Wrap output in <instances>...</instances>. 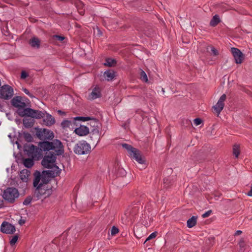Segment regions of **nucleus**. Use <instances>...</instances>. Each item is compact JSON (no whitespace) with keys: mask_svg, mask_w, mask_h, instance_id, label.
I'll list each match as a JSON object with an SVG mask.
<instances>
[{"mask_svg":"<svg viewBox=\"0 0 252 252\" xmlns=\"http://www.w3.org/2000/svg\"><path fill=\"white\" fill-rule=\"evenodd\" d=\"M38 145L43 151H54V152H47L41 161V164L44 168H53L56 160V156L62 155L64 152L62 143L59 140L56 139L52 142H40Z\"/></svg>","mask_w":252,"mask_h":252,"instance_id":"nucleus-1","label":"nucleus"},{"mask_svg":"<svg viewBox=\"0 0 252 252\" xmlns=\"http://www.w3.org/2000/svg\"><path fill=\"white\" fill-rule=\"evenodd\" d=\"M51 174V171H43L41 173L38 170H35L33 173V186L34 187L39 186L40 184H47L49 181V175Z\"/></svg>","mask_w":252,"mask_h":252,"instance_id":"nucleus-2","label":"nucleus"},{"mask_svg":"<svg viewBox=\"0 0 252 252\" xmlns=\"http://www.w3.org/2000/svg\"><path fill=\"white\" fill-rule=\"evenodd\" d=\"M24 152L28 157L34 158V159H39L41 158V150L39 148L32 144L25 145L24 147Z\"/></svg>","mask_w":252,"mask_h":252,"instance_id":"nucleus-3","label":"nucleus"},{"mask_svg":"<svg viewBox=\"0 0 252 252\" xmlns=\"http://www.w3.org/2000/svg\"><path fill=\"white\" fill-rule=\"evenodd\" d=\"M19 196V192L18 189L13 187H8L3 192V198L10 203H14Z\"/></svg>","mask_w":252,"mask_h":252,"instance_id":"nucleus-4","label":"nucleus"},{"mask_svg":"<svg viewBox=\"0 0 252 252\" xmlns=\"http://www.w3.org/2000/svg\"><path fill=\"white\" fill-rule=\"evenodd\" d=\"M45 113L39 111L34 110L30 108H26L22 111L19 112V115L21 117L28 116L32 118L37 119H41L45 117Z\"/></svg>","mask_w":252,"mask_h":252,"instance_id":"nucleus-5","label":"nucleus"},{"mask_svg":"<svg viewBox=\"0 0 252 252\" xmlns=\"http://www.w3.org/2000/svg\"><path fill=\"white\" fill-rule=\"evenodd\" d=\"M35 135L40 140H43L42 142L47 141V140H52L54 137V133L46 128H35Z\"/></svg>","mask_w":252,"mask_h":252,"instance_id":"nucleus-6","label":"nucleus"},{"mask_svg":"<svg viewBox=\"0 0 252 252\" xmlns=\"http://www.w3.org/2000/svg\"><path fill=\"white\" fill-rule=\"evenodd\" d=\"M46 184H40L36 186L34 191V196L37 199H39L42 197L44 198L50 196L52 193L51 189H48L46 187Z\"/></svg>","mask_w":252,"mask_h":252,"instance_id":"nucleus-7","label":"nucleus"},{"mask_svg":"<svg viewBox=\"0 0 252 252\" xmlns=\"http://www.w3.org/2000/svg\"><path fill=\"white\" fill-rule=\"evenodd\" d=\"M73 151L77 155L88 154L91 152V146L85 141H79L75 145Z\"/></svg>","mask_w":252,"mask_h":252,"instance_id":"nucleus-8","label":"nucleus"},{"mask_svg":"<svg viewBox=\"0 0 252 252\" xmlns=\"http://www.w3.org/2000/svg\"><path fill=\"white\" fill-rule=\"evenodd\" d=\"M14 94L12 87L8 85H4L0 87V98L5 100H8L12 98Z\"/></svg>","mask_w":252,"mask_h":252,"instance_id":"nucleus-9","label":"nucleus"},{"mask_svg":"<svg viewBox=\"0 0 252 252\" xmlns=\"http://www.w3.org/2000/svg\"><path fill=\"white\" fill-rule=\"evenodd\" d=\"M11 105L18 109L17 113L19 114V112L22 111L24 109H26V104L24 101V99L22 96H14L11 100Z\"/></svg>","mask_w":252,"mask_h":252,"instance_id":"nucleus-10","label":"nucleus"},{"mask_svg":"<svg viewBox=\"0 0 252 252\" xmlns=\"http://www.w3.org/2000/svg\"><path fill=\"white\" fill-rule=\"evenodd\" d=\"M231 51L235 59V63L238 64L241 63L244 59V56L240 50L232 47L231 48Z\"/></svg>","mask_w":252,"mask_h":252,"instance_id":"nucleus-11","label":"nucleus"},{"mask_svg":"<svg viewBox=\"0 0 252 252\" xmlns=\"http://www.w3.org/2000/svg\"><path fill=\"white\" fill-rule=\"evenodd\" d=\"M99 124L98 121L95 120H94L93 122H91V125L93 126L94 128L91 130L90 134H94V142H97L96 144L98 143L100 140V133L99 128L98 126Z\"/></svg>","mask_w":252,"mask_h":252,"instance_id":"nucleus-12","label":"nucleus"},{"mask_svg":"<svg viewBox=\"0 0 252 252\" xmlns=\"http://www.w3.org/2000/svg\"><path fill=\"white\" fill-rule=\"evenodd\" d=\"M0 231L3 233L11 234L15 231V228L13 225L4 221L1 224Z\"/></svg>","mask_w":252,"mask_h":252,"instance_id":"nucleus-13","label":"nucleus"},{"mask_svg":"<svg viewBox=\"0 0 252 252\" xmlns=\"http://www.w3.org/2000/svg\"><path fill=\"white\" fill-rule=\"evenodd\" d=\"M226 95L225 94H223L219 99L216 105L213 106L214 110L216 111L218 114H220V112L223 109L224 106V101L226 100Z\"/></svg>","mask_w":252,"mask_h":252,"instance_id":"nucleus-14","label":"nucleus"},{"mask_svg":"<svg viewBox=\"0 0 252 252\" xmlns=\"http://www.w3.org/2000/svg\"><path fill=\"white\" fill-rule=\"evenodd\" d=\"M129 156L136 160L139 163L143 164L145 162V160L142 157L140 151L136 148H135L133 151L131 152Z\"/></svg>","mask_w":252,"mask_h":252,"instance_id":"nucleus-15","label":"nucleus"},{"mask_svg":"<svg viewBox=\"0 0 252 252\" xmlns=\"http://www.w3.org/2000/svg\"><path fill=\"white\" fill-rule=\"evenodd\" d=\"M31 175V171L28 169H24L21 170L19 173L20 179L25 183H27L29 181V177Z\"/></svg>","mask_w":252,"mask_h":252,"instance_id":"nucleus-16","label":"nucleus"},{"mask_svg":"<svg viewBox=\"0 0 252 252\" xmlns=\"http://www.w3.org/2000/svg\"><path fill=\"white\" fill-rule=\"evenodd\" d=\"M75 132L79 136H85L89 133V128L84 126H80L79 127L76 128Z\"/></svg>","mask_w":252,"mask_h":252,"instance_id":"nucleus-17","label":"nucleus"},{"mask_svg":"<svg viewBox=\"0 0 252 252\" xmlns=\"http://www.w3.org/2000/svg\"><path fill=\"white\" fill-rule=\"evenodd\" d=\"M40 40L36 37H32L29 41V44L33 48L38 49L40 46Z\"/></svg>","mask_w":252,"mask_h":252,"instance_id":"nucleus-18","label":"nucleus"},{"mask_svg":"<svg viewBox=\"0 0 252 252\" xmlns=\"http://www.w3.org/2000/svg\"><path fill=\"white\" fill-rule=\"evenodd\" d=\"M101 96V94L100 92V88L98 87H95L89 96L91 99H95L96 98L100 97Z\"/></svg>","mask_w":252,"mask_h":252,"instance_id":"nucleus-19","label":"nucleus"},{"mask_svg":"<svg viewBox=\"0 0 252 252\" xmlns=\"http://www.w3.org/2000/svg\"><path fill=\"white\" fill-rule=\"evenodd\" d=\"M103 76L107 81H111L115 77V72L113 70L109 69L104 72Z\"/></svg>","mask_w":252,"mask_h":252,"instance_id":"nucleus-20","label":"nucleus"},{"mask_svg":"<svg viewBox=\"0 0 252 252\" xmlns=\"http://www.w3.org/2000/svg\"><path fill=\"white\" fill-rule=\"evenodd\" d=\"M43 121L47 126H51L55 123L54 118L49 114H47L46 117L43 119Z\"/></svg>","mask_w":252,"mask_h":252,"instance_id":"nucleus-21","label":"nucleus"},{"mask_svg":"<svg viewBox=\"0 0 252 252\" xmlns=\"http://www.w3.org/2000/svg\"><path fill=\"white\" fill-rule=\"evenodd\" d=\"M34 121L32 118H24L23 120V124L26 128H31L33 126Z\"/></svg>","mask_w":252,"mask_h":252,"instance_id":"nucleus-22","label":"nucleus"},{"mask_svg":"<svg viewBox=\"0 0 252 252\" xmlns=\"http://www.w3.org/2000/svg\"><path fill=\"white\" fill-rule=\"evenodd\" d=\"M33 159L34 158H28L23 160V164L24 166L27 168H31L34 164Z\"/></svg>","mask_w":252,"mask_h":252,"instance_id":"nucleus-23","label":"nucleus"},{"mask_svg":"<svg viewBox=\"0 0 252 252\" xmlns=\"http://www.w3.org/2000/svg\"><path fill=\"white\" fill-rule=\"evenodd\" d=\"M220 22L219 16L217 14L214 15L210 22V25L212 27L216 26Z\"/></svg>","mask_w":252,"mask_h":252,"instance_id":"nucleus-24","label":"nucleus"},{"mask_svg":"<svg viewBox=\"0 0 252 252\" xmlns=\"http://www.w3.org/2000/svg\"><path fill=\"white\" fill-rule=\"evenodd\" d=\"M197 217L196 216H192L191 218L189 219L187 221V226L189 228H191L195 226L196 224V220Z\"/></svg>","mask_w":252,"mask_h":252,"instance_id":"nucleus-25","label":"nucleus"},{"mask_svg":"<svg viewBox=\"0 0 252 252\" xmlns=\"http://www.w3.org/2000/svg\"><path fill=\"white\" fill-rule=\"evenodd\" d=\"M53 168H55L54 171H51V174L49 175V177L51 176H57L59 175L61 172V169H60L58 166H57L55 164V165L53 166Z\"/></svg>","mask_w":252,"mask_h":252,"instance_id":"nucleus-26","label":"nucleus"},{"mask_svg":"<svg viewBox=\"0 0 252 252\" xmlns=\"http://www.w3.org/2000/svg\"><path fill=\"white\" fill-rule=\"evenodd\" d=\"M122 146L123 148L126 150L129 155L131 153V152L133 151L135 149V148L133 147L131 145L126 143L122 144Z\"/></svg>","mask_w":252,"mask_h":252,"instance_id":"nucleus-27","label":"nucleus"},{"mask_svg":"<svg viewBox=\"0 0 252 252\" xmlns=\"http://www.w3.org/2000/svg\"><path fill=\"white\" fill-rule=\"evenodd\" d=\"M116 64V61L114 59H110V58L107 59L106 60L105 63H104V64L105 65L108 66L110 67L113 66L115 65Z\"/></svg>","mask_w":252,"mask_h":252,"instance_id":"nucleus-28","label":"nucleus"},{"mask_svg":"<svg viewBox=\"0 0 252 252\" xmlns=\"http://www.w3.org/2000/svg\"><path fill=\"white\" fill-rule=\"evenodd\" d=\"M240 146L238 145H234L233 148V154L236 157L238 158L240 155Z\"/></svg>","mask_w":252,"mask_h":252,"instance_id":"nucleus-29","label":"nucleus"},{"mask_svg":"<svg viewBox=\"0 0 252 252\" xmlns=\"http://www.w3.org/2000/svg\"><path fill=\"white\" fill-rule=\"evenodd\" d=\"M140 75V79L142 81H143L144 82H148V77H147V74L145 71H144L143 70H141Z\"/></svg>","mask_w":252,"mask_h":252,"instance_id":"nucleus-30","label":"nucleus"},{"mask_svg":"<svg viewBox=\"0 0 252 252\" xmlns=\"http://www.w3.org/2000/svg\"><path fill=\"white\" fill-rule=\"evenodd\" d=\"M24 137L25 140L28 142L32 141L33 138L31 134L28 132H24Z\"/></svg>","mask_w":252,"mask_h":252,"instance_id":"nucleus-31","label":"nucleus"},{"mask_svg":"<svg viewBox=\"0 0 252 252\" xmlns=\"http://www.w3.org/2000/svg\"><path fill=\"white\" fill-rule=\"evenodd\" d=\"M71 124V122L68 120H63L61 126L63 128L68 127Z\"/></svg>","mask_w":252,"mask_h":252,"instance_id":"nucleus-32","label":"nucleus"},{"mask_svg":"<svg viewBox=\"0 0 252 252\" xmlns=\"http://www.w3.org/2000/svg\"><path fill=\"white\" fill-rule=\"evenodd\" d=\"M32 199V198L31 196H28L25 199L23 203L25 205H28L31 203Z\"/></svg>","mask_w":252,"mask_h":252,"instance_id":"nucleus-33","label":"nucleus"},{"mask_svg":"<svg viewBox=\"0 0 252 252\" xmlns=\"http://www.w3.org/2000/svg\"><path fill=\"white\" fill-rule=\"evenodd\" d=\"M157 235V232H154L151 233L146 239V240L144 241V243L145 244L147 241L152 239L153 238H155Z\"/></svg>","mask_w":252,"mask_h":252,"instance_id":"nucleus-34","label":"nucleus"},{"mask_svg":"<svg viewBox=\"0 0 252 252\" xmlns=\"http://www.w3.org/2000/svg\"><path fill=\"white\" fill-rule=\"evenodd\" d=\"M119 229L115 226H113L112 227L111 230V234L112 236L115 235L116 234H117L119 232Z\"/></svg>","mask_w":252,"mask_h":252,"instance_id":"nucleus-35","label":"nucleus"},{"mask_svg":"<svg viewBox=\"0 0 252 252\" xmlns=\"http://www.w3.org/2000/svg\"><path fill=\"white\" fill-rule=\"evenodd\" d=\"M18 237L17 235L14 236L10 241V244L11 246L14 245L17 241Z\"/></svg>","mask_w":252,"mask_h":252,"instance_id":"nucleus-36","label":"nucleus"},{"mask_svg":"<svg viewBox=\"0 0 252 252\" xmlns=\"http://www.w3.org/2000/svg\"><path fill=\"white\" fill-rule=\"evenodd\" d=\"M90 119H91L90 117H76L75 118V120H82L83 121H87Z\"/></svg>","mask_w":252,"mask_h":252,"instance_id":"nucleus-37","label":"nucleus"},{"mask_svg":"<svg viewBox=\"0 0 252 252\" xmlns=\"http://www.w3.org/2000/svg\"><path fill=\"white\" fill-rule=\"evenodd\" d=\"M22 91L28 96L31 98L34 97V96L29 92V91L26 88H23Z\"/></svg>","mask_w":252,"mask_h":252,"instance_id":"nucleus-38","label":"nucleus"},{"mask_svg":"<svg viewBox=\"0 0 252 252\" xmlns=\"http://www.w3.org/2000/svg\"><path fill=\"white\" fill-rule=\"evenodd\" d=\"M239 245L241 249H243L246 246V244L245 243L244 239L243 238H241L239 242Z\"/></svg>","mask_w":252,"mask_h":252,"instance_id":"nucleus-39","label":"nucleus"},{"mask_svg":"<svg viewBox=\"0 0 252 252\" xmlns=\"http://www.w3.org/2000/svg\"><path fill=\"white\" fill-rule=\"evenodd\" d=\"M28 76H29V74L26 71H25L24 70L22 71L21 73V79H25Z\"/></svg>","mask_w":252,"mask_h":252,"instance_id":"nucleus-40","label":"nucleus"},{"mask_svg":"<svg viewBox=\"0 0 252 252\" xmlns=\"http://www.w3.org/2000/svg\"><path fill=\"white\" fill-rule=\"evenodd\" d=\"M193 121L194 123L196 126H198L200 125L202 122V120L200 118H196Z\"/></svg>","mask_w":252,"mask_h":252,"instance_id":"nucleus-41","label":"nucleus"},{"mask_svg":"<svg viewBox=\"0 0 252 252\" xmlns=\"http://www.w3.org/2000/svg\"><path fill=\"white\" fill-rule=\"evenodd\" d=\"M54 38L56 40H58L60 41H62L64 39V37L61 35H55L54 36Z\"/></svg>","mask_w":252,"mask_h":252,"instance_id":"nucleus-42","label":"nucleus"},{"mask_svg":"<svg viewBox=\"0 0 252 252\" xmlns=\"http://www.w3.org/2000/svg\"><path fill=\"white\" fill-rule=\"evenodd\" d=\"M211 213H212V210H209L207 212H206V213H205L203 214H202V217L203 218H205L208 217L210 215Z\"/></svg>","mask_w":252,"mask_h":252,"instance_id":"nucleus-43","label":"nucleus"},{"mask_svg":"<svg viewBox=\"0 0 252 252\" xmlns=\"http://www.w3.org/2000/svg\"><path fill=\"white\" fill-rule=\"evenodd\" d=\"M211 51L213 55L217 56L219 54L218 50L214 47L211 48Z\"/></svg>","mask_w":252,"mask_h":252,"instance_id":"nucleus-44","label":"nucleus"},{"mask_svg":"<svg viewBox=\"0 0 252 252\" xmlns=\"http://www.w3.org/2000/svg\"><path fill=\"white\" fill-rule=\"evenodd\" d=\"M169 180L168 179H163V184L164 186L166 188L169 187V185H168Z\"/></svg>","mask_w":252,"mask_h":252,"instance_id":"nucleus-45","label":"nucleus"},{"mask_svg":"<svg viewBox=\"0 0 252 252\" xmlns=\"http://www.w3.org/2000/svg\"><path fill=\"white\" fill-rule=\"evenodd\" d=\"M94 134H90V139L92 140V144H95V145L97 144V142H94Z\"/></svg>","mask_w":252,"mask_h":252,"instance_id":"nucleus-46","label":"nucleus"},{"mask_svg":"<svg viewBox=\"0 0 252 252\" xmlns=\"http://www.w3.org/2000/svg\"><path fill=\"white\" fill-rule=\"evenodd\" d=\"M242 233V231L241 230H237L235 233V236H238V235H239L240 234H241Z\"/></svg>","mask_w":252,"mask_h":252,"instance_id":"nucleus-47","label":"nucleus"},{"mask_svg":"<svg viewBox=\"0 0 252 252\" xmlns=\"http://www.w3.org/2000/svg\"><path fill=\"white\" fill-rule=\"evenodd\" d=\"M58 113L60 114L61 115H64L65 114V113L63 111H62V110H58Z\"/></svg>","mask_w":252,"mask_h":252,"instance_id":"nucleus-48","label":"nucleus"},{"mask_svg":"<svg viewBox=\"0 0 252 252\" xmlns=\"http://www.w3.org/2000/svg\"><path fill=\"white\" fill-rule=\"evenodd\" d=\"M25 223V220H20L19 221V223L20 225H23Z\"/></svg>","mask_w":252,"mask_h":252,"instance_id":"nucleus-49","label":"nucleus"},{"mask_svg":"<svg viewBox=\"0 0 252 252\" xmlns=\"http://www.w3.org/2000/svg\"><path fill=\"white\" fill-rule=\"evenodd\" d=\"M79 13H80V15H83L84 14V11L81 9L80 11H79Z\"/></svg>","mask_w":252,"mask_h":252,"instance_id":"nucleus-50","label":"nucleus"},{"mask_svg":"<svg viewBox=\"0 0 252 252\" xmlns=\"http://www.w3.org/2000/svg\"><path fill=\"white\" fill-rule=\"evenodd\" d=\"M79 4H80L79 6H80V7H83V4L82 3V2H81V1H79Z\"/></svg>","mask_w":252,"mask_h":252,"instance_id":"nucleus-51","label":"nucleus"},{"mask_svg":"<svg viewBox=\"0 0 252 252\" xmlns=\"http://www.w3.org/2000/svg\"><path fill=\"white\" fill-rule=\"evenodd\" d=\"M121 171L123 174H124L126 173V171L123 169H121Z\"/></svg>","mask_w":252,"mask_h":252,"instance_id":"nucleus-52","label":"nucleus"},{"mask_svg":"<svg viewBox=\"0 0 252 252\" xmlns=\"http://www.w3.org/2000/svg\"><path fill=\"white\" fill-rule=\"evenodd\" d=\"M2 205V201L1 199H0V207H1Z\"/></svg>","mask_w":252,"mask_h":252,"instance_id":"nucleus-53","label":"nucleus"},{"mask_svg":"<svg viewBox=\"0 0 252 252\" xmlns=\"http://www.w3.org/2000/svg\"><path fill=\"white\" fill-rule=\"evenodd\" d=\"M3 108V106L1 105L0 104V111H2V109Z\"/></svg>","mask_w":252,"mask_h":252,"instance_id":"nucleus-54","label":"nucleus"},{"mask_svg":"<svg viewBox=\"0 0 252 252\" xmlns=\"http://www.w3.org/2000/svg\"><path fill=\"white\" fill-rule=\"evenodd\" d=\"M162 92H163V93H164L165 92L163 88H162Z\"/></svg>","mask_w":252,"mask_h":252,"instance_id":"nucleus-55","label":"nucleus"},{"mask_svg":"<svg viewBox=\"0 0 252 252\" xmlns=\"http://www.w3.org/2000/svg\"><path fill=\"white\" fill-rule=\"evenodd\" d=\"M4 34L6 35V36H7L8 35V34H6V33H4Z\"/></svg>","mask_w":252,"mask_h":252,"instance_id":"nucleus-56","label":"nucleus"}]
</instances>
